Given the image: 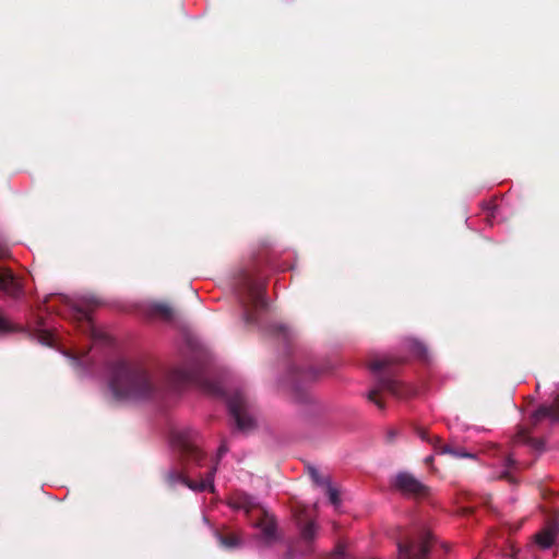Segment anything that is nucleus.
<instances>
[{"instance_id": "nucleus-21", "label": "nucleus", "mask_w": 559, "mask_h": 559, "mask_svg": "<svg viewBox=\"0 0 559 559\" xmlns=\"http://www.w3.org/2000/svg\"><path fill=\"white\" fill-rule=\"evenodd\" d=\"M308 472L313 483L318 486L329 485V478L323 477L316 467H308Z\"/></svg>"}, {"instance_id": "nucleus-34", "label": "nucleus", "mask_w": 559, "mask_h": 559, "mask_svg": "<svg viewBox=\"0 0 559 559\" xmlns=\"http://www.w3.org/2000/svg\"><path fill=\"white\" fill-rule=\"evenodd\" d=\"M487 209H488V211L490 212V214H491V215H493V212H495V210H496V205H491V204H489Z\"/></svg>"}, {"instance_id": "nucleus-31", "label": "nucleus", "mask_w": 559, "mask_h": 559, "mask_svg": "<svg viewBox=\"0 0 559 559\" xmlns=\"http://www.w3.org/2000/svg\"><path fill=\"white\" fill-rule=\"evenodd\" d=\"M227 451H228V449H227L226 444L222 443L217 451L218 459H221Z\"/></svg>"}, {"instance_id": "nucleus-15", "label": "nucleus", "mask_w": 559, "mask_h": 559, "mask_svg": "<svg viewBox=\"0 0 559 559\" xmlns=\"http://www.w3.org/2000/svg\"><path fill=\"white\" fill-rule=\"evenodd\" d=\"M559 532V523L557 520H552L548 523L547 527L536 535V543L543 548H549Z\"/></svg>"}, {"instance_id": "nucleus-36", "label": "nucleus", "mask_w": 559, "mask_h": 559, "mask_svg": "<svg viewBox=\"0 0 559 559\" xmlns=\"http://www.w3.org/2000/svg\"><path fill=\"white\" fill-rule=\"evenodd\" d=\"M251 506H252V504H251L250 502H246V504H243V507H245L247 510H249V509L251 508Z\"/></svg>"}, {"instance_id": "nucleus-2", "label": "nucleus", "mask_w": 559, "mask_h": 559, "mask_svg": "<svg viewBox=\"0 0 559 559\" xmlns=\"http://www.w3.org/2000/svg\"><path fill=\"white\" fill-rule=\"evenodd\" d=\"M197 438V431L191 428H179L171 431L170 441L174 449L178 452L182 471H169L166 475V480L170 486L181 483L194 491H204L209 488L213 490L215 466L200 480H190L187 476L191 466H201L204 460V454L198 447Z\"/></svg>"}, {"instance_id": "nucleus-13", "label": "nucleus", "mask_w": 559, "mask_h": 559, "mask_svg": "<svg viewBox=\"0 0 559 559\" xmlns=\"http://www.w3.org/2000/svg\"><path fill=\"white\" fill-rule=\"evenodd\" d=\"M544 419L550 421H559V394L555 399L551 405L539 406L531 416L530 424L535 427Z\"/></svg>"}, {"instance_id": "nucleus-14", "label": "nucleus", "mask_w": 559, "mask_h": 559, "mask_svg": "<svg viewBox=\"0 0 559 559\" xmlns=\"http://www.w3.org/2000/svg\"><path fill=\"white\" fill-rule=\"evenodd\" d=\"M146 313L150 318L164 322H173L176 319V310L167 302L153 301L147 306Z\"/></svg>"}, {"instance_id": "nucleus-5", "label": "nucleus", "mask_w": 559, "mask_h": 559, "mask_svg": "<svg viewBox=\"0 0 559 559\" xmlns=\"http://www.w3.org/2000/svg\"><path fill=\"white\" fill-rule=\"evenodd\" d=\"M169 381L175 385L197 384L213 395L223 394L221 385L209 378L206 365L199 358L174 368Z\"/></svg>"}, {"instance_id": "nucleus-23", "label": "nucleus", "mask_w": 559, "mask_h": 559, "mask_svg": "<svg viewBox=\"0 0 559 559\" xmlns=\"http://www.w3.org/2000/svg\"><path fill=\"white\" fill-rule=\"evenodd\" d=\"M15 326L0 313V334L15 331Z\"/></svg>"}, {"instance_id": "nucleus-6", "label": "nucleus", "mask_w": 559, "mask_h": 559, "mask_svg": "<svg viewBox=\"0 0 559 559\" xmlns=\"http://www.w3.org/2000/svg\"><path fill=\"white\" fill-rule=\"evenodd\" d=\"M435 538L427 530H419L397 543L399 559H431Z\"/></svg>"}, {"instance_id": "nucleus-28", "label": "nucleus", "mask_w": 559, "mask_h": 559, "mask_svg": "<svg viewBox=\"0 0 559 559\" xmlns=\"http://www.w3.org/2000/svg\"><path fill=\"white\" fill-rule=\"evenodd\" d=\"M416 433L424 441L428 442V440H430V435L428 433V431L425 428H420V427L417 428Z\"/></svg>"}, {"instance_id": "nucleus-35", "label": "nucleus", "mask_w": 559, "mask_h": 559, "mask_svg": "<svg viewBox=\"0 0 559 559\" xmlns=\"http://www.w3.org/2000/svg\"><path fill=\"white\" fill-rule=\"evenodd\" d=\"M395 433H396V432H395L394 430H391V431L389 432V438H390V440H393V438L395 437Z\"/></svg>"}, {"instance_id": "nucleus-7", "label": "nucleus", "mask_w": 559, "mask_h": 559, "mask_svg": "<svg viewBox=\"0 0 559 559\" xmlns=\"http://www.w3.org/2000/svg\"><path fill=\"white\" fill-rule=\"evenodd\" d=\"M227 407L230 416L240 431H249L254 428L253 405L242 390H234L228 393Z\"/></svg>"}, {"instance_id": "nucleus-24", "label": "nucleus", "mask_w": 559, "mask_h": 559, "mask_svg": "<svg viewBox=\"0 0 559 559\" xmlns=\"http://www.w3.org/2000/svg\"><path fill=\"white\" fill-rule=\"evenodd\" d=\"M325 486H326V493L329 496L331 503L336 506L340 502L337 490L331 486V483H329V485H325Z\"/></svg>"}, {"instance_id": "nucleus-33", "label": "nucleus", "mask_w": 559, "mask_h": 559, "mask_svg": "<svg viewBox=\"0 0 559 559\" xmlns=\"http://www.w3.org/2000/svg\"><path fill=\"white\" fill-rule=\"evenodd\" d=\"M472 512H473V510H472L471 508H463V509H462V513H463L464 515H468V514H471Z\"/></svg>"}, {"instance_id": "nucleus-32", "label": "nucleus", "mask_w": 559, "mask_h": 559, "mask_svg": "<svg viewBox=\"0 0 559 559\" xmlns=\"http://www.w3.org/2000/svg\"><path fill=\"white\" fill-rule=\"evenodd\" d=\"M432 462H433V456H432V455H429V456H427V457L425 459V463H426L427 465L432 464Z\"/></svg>"}, {"instance_id": "nucleus-8", "label": "nucleus", "mask_w": 559, "mask_h": 559, "mask_svg": "<svg viewBox=\"0 0 559 559\" xmlns=\"http://www.w3.org/2000/svg\"><path fill=\"white\" fill-rule=\"evenodd\" d=\"M391 486L406 497L425 498L429 496V487L409 472H399L391 481Z\"/></svg>"}, {"instance_id": "nucleus-29", "label": "nucleus", "mask_w": 559, "mask_h": 559, "mask_svg": "<svg viewBox=\"0 0 559 559\" xmlns=\"http://www.w3.org/2000/svg\"><path fill=\"white\" fill-rule=\"evenodd\" d=\"M456 447H453L451 444L440 445V454H449L452 455L454 453V449Z\"/></svg>"}, {"instance_id": "nucleus-19", "label": "nucleus", "mask_w": 559, "mask_h": 559, "mask_svg": "<svg viewBox=\"0 0 559 559\" xmlns=\"http://www.w3.org/2000/svg\"><path fill=\"white\" fill-rule=\"evenodd\" d=\"M259 526L262 530V533L265 537H273L275 535L276 524L274 519L270 518L267 514L263 515V519L260 521Z\"/></svg>"}, {"instance_id": "nucleus-30", "label": "nucleus", "mask_w": 559, "mask_h": 559, "mask_svg": "<svg viewBox=\"0 0 559 559\" xmlns=\"http://www.w3.org/2000/svg\"><path fill=\"white\" fill-rule=\"evenodd\" d=\"M332 556H333L334 559H341V557L344 556V547L337 546L336 550L333 552Z\"/></svg>"}, {"instance_id": "nucleus-27", "label": "nucleus", "mask_w": 559, "mask_h": 559, "mask_svg": "<svg viewBox=\"0 0 559 559\" xmlns=\"http://www.w3.org/2000/svg\"><path fill=\"white\" fill-rule=\"evenodd\" d=\"M274 333H275L276 335H278V336H280V335H282L285 340H288V338H289V331H288V329H287L286 326H284V325H276V326L274 328Z\"/></svg>"}, {"instance_id": "nucleus-16", "label": "nucleus", "mask_w": 559, "mask_h": 559, "mask_svg": "<svg viewBox=\"0 0 559 559\" xmlns=\"http://www.w3.org/2000/svg\"><path fill=\"white\" fill-rule=\"evenodd\" d=\"M28 336L41 345L51 346L53 343V336L49 330L45 329L43 319H38L37 325L28 332Z\"/></svg>"}, {"instance_id": "nucleus-25", "label": "nucleus", "mask_w": 559, "mask_h": 559, "mask_svg": "<svg viewBox=\"0 0 559 559\" xmlns=\"http://www.w3.org/2000/svg\"><path fill=\"white\" fill-rule=\"evenodd\" d=\"M455 459H474L475 455L473 453H469L465 451L463 448H455L454 453L451 455Z\"/></svg>"}, {"instance_id": "nucleus-11", "label": "nucleus", "mask_w": 559, "mask_h": 559, "mask_svg": "<svg viewBox=\"0 0 559 559\" xmlns=\"http://www.w3.org/2000/svg\"><path fill=\"white\" fill-rule=\"evenodd\" d=\"M23 294V284L14 273L8 267H0V296L19 299Z\"/></svg>"}, {"instance_id": "nucleus-3", "label": "nucleus", "mask_w": 559, "mask_h": 559, "mask_svg": "<svg viewBox=\"0 0 559 559\" xmlns=\"http://www.w3.org/2000/svg\"><path fill=\"white\" fill-rule=\"evenodd\" d=\"M404 362L403 357L394 355L374 356L369 360L368 368L377 376V382L376 386L368 392L367 399L378 408H385V403L380 397L382 391H388L399 399H406L415 394L412 386L395 378L396 368Z\"/></svg>"}, {"instance_id": "nucleus-26", "label": "nucleus", "mask_w": 559, "mask_h": 559, "mask_svg": "<svg viewBox=\"0 0 559 559\" xmlns=\"http://www.w3.org/2000/svg\"><path fill=\"white\" fill-rule=\"evenodd\" d=\"M428 443H430L437 453L440 454V445H445L442 443L441 438L438 436H430V440H428Z\"/></svg>"}, {"instance_id": "nucleus-20", "label": "nucleus", "mask_w": 559, "mask_h": 559, "mask_svg": "<svg viewBox=\"0 0 559 559\" xmlns=\"http://www.w3.org/2000/svg\"><path fill=\"white\" fill-rule=\"evenodd\" d=\"M518 465V462L510 455L504 461V466L507 467V471H504L499 478L507 479L511 483L514 481V478L511 476V473L509 472L510 468H513Z\"/></svg>"}, {"instance_id": "nucleus-18", "label": "nucleus", "mask_w": 559, "mask_h": 559, "mask_svg": "<svg viewBox=\"0 0 559 559\" xmlns=\"http://www.w3.org/2000/svg\"><path fill=\"white\" fill-rule=\"evenodd\" d=\"M216 536L219 545L225 549L233 550L241 546V538L236 532H218Z\"/></svg>"}, {"instance_id": "nucleus-17", "label": "nucleus", "mask_w": 559, "mask_h": 559, "mask_svg": "<svg viewBox=\"0 0 559 559\" xmlns=\"http://www.w3.org/2000/svg\"><path fill=\"white\" fill-rule=\"evenodd\" d=\"M514 443H522L531 447L534 450L540 451L544 443L539 439L531 437L530 431L526 428H520L514 437Z\"/></svg>"}, {"instance_id": "nucleus-9", "label": "nucleus", "mask_w": 559, "mask_h": 559, "mask_svg": "<svg viewBox=\"0 0 559 559\" xmlns=\"http://www.w3.org/2000/svg\"><path fill=\"white\" fill-rule=\"evenodd\" d=\"M62 300L69 306L74 319L84 326V331L95 336V330L91 319V312L99 305L98 300L94 297H85L78 301H72L63 296Z\"/></svg>"}, {"instance_id": "nucleus-10", "label": "nucleus", "mask_w": 559, "mask_h": 559, "mask_svg": "<svg viewBox=\"0 0 559 559\" xmlns=\"http://www.w3.org/2000/svg\"><path fill=\"white\" fill-rule=\"evenodd\" d=\"M323 369H318L312 366L309 367H300L294 366L290 369V381L292 389L296 392H300L299 400L302 401L306 399V394H304V385L314 381L320 374L324 373Z\"/></svg>"}, {"instance_id": "nucleus-22", "label": "nucleus", "mask_w": 559, "mask_h": 559, "mask_svg": "<svg viewBox=\"0 0 559 559\" xmlns=\"http://www.w3.org/2000/svg\"><path fill=\"white\" fill-rule=\"evenodd\" d=\"M411 350L416 357H418L420 359H426V357H427V349H426L425 345L419 342H413L412 346H411Z\"/></svg>"}, {"instance_id": "nucleus-12", "label": "nucleus", "mask_w": 559, "mask_h": 559, "mask_svg": "<svg viewBox=\"0 0 559 559\" xmlns=\"http://www.w3.org/2000/svg\"><path fill=\"white\" fill-rule=\"evenodd\" d=\"M307 512L308 511L306 508L296 509L295 518L302 540L306 544H310L316 538L318 527L316 523L311 519H309Z\"/></svg>"}, {"instance_id": "nucleus-1", "label": "nucleus", "mask_w": 559, "mask_h": 559, "mask_svg": "<svg viewBox=\"0 0 559 559\" xmlns=\"http://www.w3.org/2000/svg\"><path fill=\"white\" fill-rule=\"evenodd\" d=\"M109 386L118 400H151L160 392L162 380L143 362L119 360L111 367Z\"/></svg>"}, {"instance_id": "nucleus-4", "label": "nucleus", "mask_w": 559, "mask_h": 559, "mask_svg": "<svg viewBox=\"0 0 559 559\" xmlns=\"http://www.w3.org/2000/svg\"><path fill=\"white\" fill-rule=\"evenodd\" d=\"M265 285L249 274L238 283V296L242 307V320L247 325L258 323V313L266 309Z\"/></svg>"}]
</instances>
